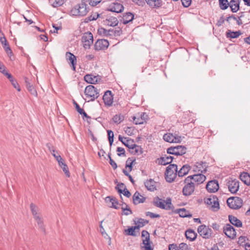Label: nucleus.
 Returning <instances> with one entry per match:
<instances>
[{"mask_svg":"<svg viewBox=\"0 0 250 250\" xmlns=\"http://www.w3.org/2000/svg\"><path fill=\"white\" fill-rule=\"evenodd\" d=\"M102 0H86L85 2H88L90 5L94 7L100 3Z\"/></svg>","mask_w":250,"mask_h":250,"instance_id":"53","label":"nucleus"},{"mask_svg":"<svg viewBox=\"0 0 250 250\" xmlns=\"http://www.w3.org/2000/svg\"><path fill=\"white\" fill-rule=\"evenodd\" d=\"M146 2L151 8H158L162 5V0H146Z\"/></svg>","mask_w":250,"mask_h":250,"instance_id":"29","label":"nucleus"},{"mask_svg":"<svg viewBox=\"0 0 250 250\" xmlns=\"http://www.w3.org/2000/svg\"><path fill=\"white\" fill-rule=\"evenodd\" d=\"M178 249L180 250H189L188 245L184 243L180 244Z\"/></svg>","mask_w":250,"mask_h":250,"instance_id":"60","label":"nucleus"},{"mask_svg":"<svg viewBox=\"0 0 250 250\" xmlns=\"http://www.w3.org/2000/svg\"><path fill=\"white\" fill-rule=\"evenodd\" d=\"M187 148L183 146H178L175 147H170L167 149V153L175 155H182L186 153Z\"/></svg>","mask_w":250,"mask_h":250,"instance_id":"9","label":"nucleus"},{"mask_svg":"<svg viewBox=\"0 0 250 250\" xmlns=\"http://www.w3.org/2000/svg\"><path fill=\"white\" fill-rule=\"evenodd\" d=\"M10 82L11 83V84L14 86V87L17 89L18 91H21V88L18 83L14 79H13L12 80H11Z\"/></svg>","mask_w":250,"mask_h":250,"instance_id":"56","label":"nucleus"},{"mask_svg":"<svg viewBox=\"0 0 250 250\" xmlns=\"http://www.w3.org/2000/svg\"><path fill=\"white\" fill-rule=\"evenodd\" d=\"M190 178H186L184 180L185 186L183 188L182 192L186 196L191 195L195 189V184L190 181Z\"/></svg>","mask_w":250,"mask_h":250,"instance_id":"5","label":"nucleus"},{"mask_svg":"<svg viewBox=\"0 0 250 250\" xmlns=\"http://www.w3.org/2000/svg\"><path fill=\"white\" fill-rule=\"evenodd\" d=\"M193 170L198 173H203L207 171L206 163L204 162L197 163L193 167Z\"/></svg>","mask_w":250,"mask_h":250,"instance_id":"20","label":"nucleus"},{"mask_svg":"<svg viewBox=\"0 0 250 250\" xmlns=\"http://www.w3.org/2000/svg\"><path fill=\"white\" fill-rule=\"evenodd\" d=\"M132 119L133 120L134 124H135L136 125L143 124L144 123V119L140 118L139 115L138 117L133 116Z\"/></svg>","mask_w":250,"mask_h":250,"instance_id":"51","label":"nucleus"},{"mask_svg":"<svg viewBox=\"0 0 250 250\" xmlns=\"http://www.w3.org/2000/svg\"><path fill=\"white\" fill-rule=\"evenodd\" d=\"M122 205V209L124 211L125 215H128L132 213V210L125 203H123Z\"/></svg>","mask_w":250,"mask_h":250,"instance_id":"45","label":"nucleus"},{"mask_svg":"<svg viewBox=\"0 0 250 250\" xmlns=\"http://www.w3.org/2000/svg\"><path fill=\"white\" fill-rule=\"evenodd\" d=\"M105 202L110 208L115 209L119 208V207L117 206V205H119V202L115 197L107 196L105 198Z\"/></svg>","mask_w":250,"mask_h":250,"instance_id":"19","label":"nucleus"},{"mask_svg":"<svg viewBox=\"0 0 250 250\" xmlns=\"http://www.w3.org/2000/svg\"><path fill=\"white\" fill-rule=\"evenodd\" d=\"M124 234L126 235H130L132 236H137L138 235L137 231H135L133 226L129 227L124 231Z\"/></svg>","mask_w":250,"mask_h":250,"instance_id":"40","label":"nucleus"},{"mask_svg":"<svg viewBox=\"0 0 250 250\" xmlns=\"http://www.w3.org/2000/svg\"><path fill=\"white\" fill-rule=\"evenodd\" d=\"M117 151L119 153H118L117 155L119 156H125V149L123 147H118L117 148Z\"/></svg>","mask_w":250,"mask_h":250,"instance_id":"57","label":"nucleus"},{"mask_svg":"<svg viewBox=\"0 0 250 250\" xmlns=\"http://www.w3.org/2000/svg\"><path fill=\"white\" fill-rule=\"evenodd\" d=\"M3 72H1L4 76H5L10 81L12 80L14 78L13 77L12 75L7 72V71L5 70V69L4 70V71H2Z\"/></svg>","mask_w":250,"mask_h":250,"instance_id":"63","label":"nucleus"},{"mask_svg":"<svg viewBox=\"0 0 250 250\" xmlns=\"http://www.w3.org/2000/svg\"><path fill=\"white\" fill-rule=\"evenodd\" d=\"M164 140L168 143H174V135L172 133H166L163 136Z\"/></svg>","mask_w":250,"mask_h":250,"instance_id":"42","label":"nucleus"},{"mask_svg":"<svg viewBox=\"0 0 250 250\" xmlns=\"http://www.w3.org/2000/svg\"><path fill=\"white\" fill-rule=\"evenodd\" d=\"M84 81L88 83L95 84L98 82L97 76L92 74H87L84 77Z\"/></svg>","mask_w":250,"mask_h":250,"instance_id":"35","label":"nucleus"},{"mask_svg":"<svg viewBox=\"0 0 250 250\" xmlns=\"http://www.w3.org/2000/svg\"><path fill=\"white\" fill-rule=\"evenodd\" d=\"M228 218L229 222L232 225L239 228L242 227V222L236 217L233 216L232 215H229Z\"/></svg>","mask_w":250,"mask_h":250,"instance_id":"28","label":"nucleus"},{"mask_svg":"<svg viewBox=\"0 0 250 250\" xmlns=\"http://www.w3.org/2000/svg\"><path fill=\"white\" fill-rule=\"evenodd\" d=\"M82 41L83 43V47L85 49H89L93 43V35L89 32L84 33L82 37Z\"/></svg>","mask_w":250,"mask_h":250,"instance_id":"10","label":"nucleus"},{"mask_svg":"<svg viewBox=\"0 0 250 250\" xmlns=\"http://www.w3.org/2000/svg\"><path fill=\"white\" fill-rule=\"evenodd\" d=\"M155 184L156 182L152 179L148 180L145 182V187L149 191H154L156 189Z\"/></svg>","mask_w":250,"mask_h":250,"instance_id":"30","label":"nucleus"},{"mask_svg":"<svg viewBox=\"0 0 250 250\" xmlns=\"http://www.w3.org/2000/svg\"><path fill=\"white\" fill-rule=\"evenodd\" d=\"M148 222H149L148 220H145V219H142V218H139V219H138V220L137 221V223L140 224V225L142 227H143L146 224H147L148 223Z\"/></svg>","mask_w":250,"mask_h":250,"instance_id":"55","label":"nucleus"},{"mask_svg":"<svg viewBox=\"0 0 250 250\" xmlns=\"http://www.w3.org/2000/svg\"><path fill=\"white\" fill-rule=\"evenodd\" d=\"M65 2V0H55L52 5L54 7H57L62 6Z\"/></svg>","mask_w":250,"mask_h":250,"instance_id":"52","label":"nucleus"},{"mask_svg":"<svg viewBox=\"0 0 250 250\" xmlns=\"http://www.w3.org/2000/svg\"><path fill=\"white\" fill-rule=\"evenodd\" d=\"M173 159L174 157L172 156L165 155L164 156L161 157L160 158H158L157 161L159 165L166 166L168 164H171Z\"/></svg>","mask_w":250,"mask_h":250,"instance_id":"21","label":"nucleus"},{"mask_svg":"<svg viewBox=\"0 0 250 250\" xmlns=\"http://www.w3.org/2000/svg\"><path fill=\"white\" fill-rule=\"evenodd\" d=\"M228 206L231 209H238L243 205V200L239 197H231L227 199Z\"/></svg>","mask_w":250,"mask_h":250,"instance_id":"6","label":"nucleus"},{"mask_svg":"<svg viewBox=\"0 0 250 250\" xmlns=\"http://www.w3.org/2000/svg\"><path fill=\"white\" fill-rule=\"evenodd\" d=\"M98 32L100 34H103L105 36L110 37L109 29L106 30L104 28H101L99 29Z\"/></svg>","mask_w":250,"mask_h":250,"instance_id":"50","label":"nucleus"},{"mask_svg":"<svg viewBox=\"0 0 250 250\" xmlns=\"http://www.w3.org/2000/svg\"><path fill=\"white\" fill-rule=\"evenodd\" d=\"M146 216H149L151 218H159L160 215L158 214H155L153 212L147 211L146 213Z\"/></svg>","mask_w":250,"mask_h":250,"instance_id":"58","label":"nucleus"},{"mask_svg":"<svg viewBox=\"0 0 250 250\" xmlns=\"http://www.w3.org/2000/svg\"><path fill=\"white\" fill-rule=\"evenodd\" d=\"M223 231L229 238L233 239L236 237V232L235 229L229 224H226L223 228Z\"/></svg>","mask_w":250,"mask_h":250,"instance_id":"12","label":"nucleus"},{"mask_svg":"<svg viewBox=\"0 0 250 250\" xmlns=\"http://www.w3.org/2000/svg\"><path fill=\"white\" fill-rule=\"evenodd\" d=\"M30 209L32 212V214L34 217L40 215L38 212V208L34 204L31 203L30 205Z\"/></svg>","mask_w":250,"mask_h":250,"instance_id":"46","label":"nucleus"},{"mask_svg":"<svg viewBox=\"0 0 250 250\" xmlns=\"http://www.w3.org/2000/svg\"><path fill=\"white\" fill-rule=\"evenodd\" d=\"M229 190L232 194L236 193L239 188V182L236 179H230L227 182Z\"/></svg>","mask_w":250,"mask_h":250,"instance_id":"13","label":"nucleus"},{"mask_svg":"<svg viewBox=\"0 0 250 250\" xmlns=\"http://www.w3.org/2000/svg\"><path fill=\"white\" fill-rule=\"evenodd\" d=\"M124 145L129 149L133 148V147H135V144H134V141L131 139H127Z\"/></svg>","mask_w":250,"mask_h":250,"instance_id":"47","label":"nucleus"},{"mask_svg":"<svg viewBox=\"0 0 250 250\" xmlns=\"http://www.w3.org/2000/svg\"><path fill=\"white\" fill-rule=\"evenodd\" d=\"M186 238L190 241H193L197 237V234L192 229H188L185 232Z\"/></svg>","mask_w":250,"mask_h":250,"instance_id":"27","label":"nucleus"},{"mask_svg":"<svg viewBox=\"0 0 250 250\" xmlns=\"http://www.w3.org/2000/svg\"><path fill=\"white\" fill-rule=\"evenodd\" d=\"M134 129L130 127H127L125 128V131L128 135H132L133 134Z\"/></svg>","mask_w":250,"mask_h":250,"instance_id":"61","label":"nucleus"},{"mask_svg":"<svg viewBox=\"0 0 250 250\" xmlns=\"http://www.w3.org/2000/svg\"><path fill=\"white\" fill-rule=\"evenodd\" d=\"M219 184L217 180H211L206 185V189L210 193H214L219 189Z\"/></svg>","mask_w":250,"mask_h":250,"instance_id":"16","label":"nucleus"},{"mask_svg":"<svg viewBox=\"0 0 250 250\" xmlns=\"http://www.w3.org/2000/svg\"><path fill=\"white\" fill-rule=\"evenodd\" d=\"M110 36H119L122 34V30L120 27H118L115 29H110Z\"/></svg>","mask_w":250,"mask_h":250,"instance_id":"41","label":"nucleus"},{"mask_svg":"<svg viewBox=\"0 0 250 250\" xmlns=\"http://www.w3.org/2000/svg\"><path fill=\"white\" fill-rule=\"evenodd\" d=\"M135 163V159H133L132 158H128L126 162L125 167L129 168V171H132L133 168V165Z\"/></svg>","mask_w":250,"mask_h":250,"instance_id":"43","label":"nucleus"},{"mask_svg":"<svg viewBox=\"0 0 250 250\" xmlns=\"http://www.w3.org/2000/svg\"><path fill=\"white\" fill-rule=\"evenodd\" d=\"M51 153L55 158L57 161L62 160V157L59 154H58V152L56 151L55 149H52V151L51 152Z\"/></svg>","mask_w":250,"mask_h":250,"instance_id":"59","label":"nucleus"},{"mask_svg":"<svg viewBox=\"0 0 250 250\" xmlns=\"http://www.w3.org/2000/svg\"><path fill=\"white\" fill-rule=\"evenodd\" d=\"M59 166L62 168L63 171L67 177H70V172L69 171L68 167L66 164L64 163V160L62 158L61 160L57 161Z\"/></svg>","mask_w":250,"mask_h":250,"instance_id":"31","label":"nucleus"},{"mask_svg":"<svg viewBox=\"0 0 250 250\" xmlns=\"http://www.w3.org/2000/svg\"><path fill=\"white\" fill-rule=\"evenodd\" d=\"M187 178H190V181L194 183L195 185H199L203 183L206 179V177L204 174L200 173L188 176Z\"/></svg>","mask_w":250,"mask_h":250,"instance_id":"14","label":"nucleus"},{"mask_svg":"<svg viewBox=\"0 0 250 250\" xmlns=\"http://www.w3.org/2000/svg\"><path fill=\"white\" fill-rule=\"evenodd\" d=\"M134 19V15L131 12L126 13L121 19H119L121 22L126 24L131 21Z\"/></svg>","mask_w":250,"mask_h":250,"instance_id":"23","label":"nucleus"},{"mask_svg":"<svg viewBox=\"0 0 250 250\" xmlns=\"http://www.w3.org/2000/svg\"><path fill=\"white\" fill-rule=\"evenodd\" d=\"M219 4L222 10H226L229 6V2L228 0H219Z\"/></svg>","mask_w":250,"mask_h":250,"instance_id":"44","label":"nucleus"},{"mask_svg":"<svg viewBox=\"0 0 250 250\" xmlns=\"http://www.w3.org/2000/svg\"><path fill=\"white\" fill-rule=\"evenodd\" d=\"M66 58L67 60L70 61V63L72 65V69L74 71L76 70L75 65L76 64V57L72 53L70 52L66 53Z\"/></svg>","mask_w":250,"mask_h":250,"instance_id":"26","label":"nucleus"},{"mask_svg":"<svg viewBox=\"0 0 250 250\" xmlns=\"http://www.w3.org/2000/svg\"><path fill=\"white\" fill-rule=\"evenodd\" d=\"M199 234L204 238H209L211 236L212 230L205 225L198 227L197 229Z\"/></svg>","mask_w":250,"mask_h":250,"instance_id":"11","label":"nucleus"},{"mask_svg":"<svg viewBox=\"0 0 250 250\" xmlns=\"http://www.w3.org/2000/svg\"><path fill=\"white\" fill-rule=\"evenodd\" d=\"M153 204L157 208L166 210H170L173 208V206L172 205L171 200L170 198H167L165 201L156 196L153 199Z\"/></svg>","mask_w":250,"mask_h":250,"instance_id":"2","label":"nucleus"},{"mask_svg":"<svg viewBox=\"0 0 250 250\" xmlns=\"http://www.w3.org/2000/svg\"><path fill=\"white\" fill-rule=\"evenodd\" d=\"M24 80L26 87L29 92L32 95L35 97L37 96V92L33 84L30 82L29 79L27 78H25Z\"/></svg>","mask_w":250,"mask_h":250,"instance_id":"24","label":"nucleus"},{"mask_svg":"<svg viewBox=\"0 0 250 250\" xmlns=\"http://www.w3.org/2000/svg\"><path fill=\"white\" fill-rule=\"evenodd\" d=\"M124 119V116L122 115H115L112 118L113 121L117 124H120Z\"/></svg>","mask_w":250,"mask_h":250,"instance_id":"48","label":"nucleus"},{"mask_svg":"<svg viewBox=\"0 0 250 250\" xmlns=\"http://www.w3.org/2000/svg\"><path fill=\"white\" fill-rule=\"evenodd\" d=\"M241 34L242 33L240 31H231L229 30L226 32V37L228 38L234 39L238 38Z\"/></svg>","mask_w":250,"mask_h":250,"instance_id":"37","label":"nucleus"},{"mask_svg":"<svg viewBox=\"0 0 250 250\" xmlns=\"http://www.w3.org/2000/svg\"><path fill=\"white\" fill-rule=\"evenodd\" d=\"M190 169V167L188 165H184L181 169L178 171V176L183 177L187 175Z\"/></svg>","mask_w":250,"mask_h":250,"instance_id":"33","label":"nucleus"},{"mask_svg":"<svg viewBox=\"0 0 250 250\" xmlns=\"http://www.w3.org/2000/svg\"><path fill=\"white\" fill-rule=\"evenodd\" d=\"M182 4L185 7H188L191 3V0H181Z\"/></svg>","mask_w":250,"mask_h":250,"instance_id":"62","label":"nucleus"},{"mask_svg":"<svg viewBox=\"0 0 250 250\" xmlns=\"http://www.w3.org/2000/svg\"><path fill=\"white\" fill-rule=\"evenodd\" d=\"M125 187V184L123 183H119L117 186L115 187V189L117 190L119 194H122L123 193V188Z\"/></svg>","mask_w":250,"mask_h":250,"instance_id":"49","label":"nucleus"},{"mask_svg":"<svg viewBox=\"0 0 250 250\" xmlns=\"http://www.w3.org/2000/svg\"><path fill=\"white\" fill-rule=\"evenodd\" d=\"M108 46L109 42L107 40L99 39L94 44V48L96 50H104L106 49Z\"/></svg>","mask_w":250,"mask_h":250,"instance_id":"15","label":"nucleus"},{"mask_svg":"<svg viewBox=\"0 0 250 250\" xmlns=\"http://www.w3.org/2000/svg\"><path fill=\"white\" fill-rule=\"evenodd\" d=\"M84 0H82V2L77 4L70 11L72 16L77 17H83L85 16L89 11V6L85 3Z\"/></svg>","mask_w":250,"mask_h":250,"instance_id":"1","label":"nucleus"},{"mask_svg":"<svg viewBox=\"0 0 250 250\" xmlns=\"http://www.w3.org/2000/svg\"><path fill=\"white\" fill-rule=\"evenodd\" d=\"M0 42L2 44L3 46L8 45V42L4 36L0 37Z\"/></svg>","mask_w":250,"mask_h":250,"instance_id":"64","label":"nucleus"},{"mask_svg":"<svg viewBox=\"0 0 250 250\" xmlns=\"http://www.w3.org/2000/svg\"><path fill=\"white\" fill-rule=\"evenodd\" d=\"M142 237H145V239L143 240L142 244L143 246H141L142 250H153V248L150 245V235L148 232L146 230L142 231Z\"/></svg>","mask_w":250,"mask_h":250,"instance_id":"7","label":"nucleus"},{"mask_svg":"<svg viewBox=\"0 0 250 250\" xmlns=\"http://www.w3.org/2000/svg\"><path fill=\"white\" fill-rule=\"evenodd\" d=\"M119 21L115 17H111L106 20V23L110 26H115L118 25Z\"/></svg>","mask_w":250,"mask_h":250,"instance_id":"39","label":"nucleus"},{"mask_svg":"<svg viewBox=\"0 0 250 250\" xmlns=\"http://www.w3.org/2000/svg\"><path fill=\"white\" fill-rule=\"evenodd\" d=\"M218 200L217 197L213 195L205 199V203L207 205L210 206L212 210L217 211L219 209V204Z\"/></svg>","mask_w":250,"mask_h":250,"instance_id":"8","label":"nucleus"},{"mask_svg":"<svg viewBox=\"0 0 250 250\" xmlns=\"http://www.w3.org/2000/svg\"><path fill=\"white\" fill-rule=\"evenodd\" d=\"M108 157L109 159V164L113 167V168L115 170L117 167V165L115 162V161L111 158L110 153H108Z\"/></svg>","mask_w":250,"mask_h":250,"instance_id":"54","label":"nucleus"},{"mask_svg":"<svg viewBox=\"0 0 250 250\" xmlns=\"http://www.w3.org/2000/svg\"><path fill=\"white\" fill-rule=\"evenodd\" d=\"M124 9L123 5L118 2L112 3L109 6L108 10L111 12L119 13H121Z\"/></svg>","mask_w":250,"mask_h":250,"instance_id":"17","label":"nucleus"},{"mask_svg":"<svg viewBox=\"0 0 250 250\" xmlns=\"http://www.w3.org/2000/svg\"><path fill=\"white\" fill-rule=\"evenodd\" d=\"M175 212L179 213L181 217H191L192 216V214L184 208L177 209Z\"/></svg>","mask_w":250,"mask_h":250,"instance_id":"36","label":"nucleus"},{"mask_svg":"<svg viewBox=\"0 0 250 250\" xmlns=\"http://www.w3.org/2000/svg\"><path fill=\"white\" fill-rule=\"evenodd\" d=\"M84 94L89 101H93L97 99L99 96V90L94 86L89 85L87 86L84 89Z\"/></svg>","mask_w":250,"mask_h":250,"instance_id":"4","label":"nucleus"},{"mask_svg":"<svg viewBox=\"0 0 250 250\" xmlns=\"http://www.w3.org/2000/svg\"><path fill=\"white\" fill-rule=\"evenodd\" d=\"M241 0H231L229 3V6L233 13L237 12L240 9V2Z\"/></svg>","mask_w":250,"mask_h":250,"instance_id":"25","label":"nucleus"},{"mask_svg":"<svg viewBox=\"0 0 250 250\" xmlns=\"http://www.w3.org/2000/svg\"><path fill=\"white\" fill-rule=\"evenodd\" d=\"M135 147H133V148L129 149L130 153L133 155H139L142 154V153L143 152V150L142 147L140 146H138L136 144H135Z\"/></svg>","mask_w":250,"mask_h":250,"instance_id":"38","label":"nucleus"},{"mask_svg":"<svg viewBox=\"0 0 250 250\" xmlns=\"http://www.w3.org/2000/svg\"><path fill=\"white\" fill-rule=\"evenodd\" d=\"M103 99L105 105L111 106L113 103V96L111 91L107 90L105 92Z\"/></svg>","mask_w":250,"mask_h":250,"instance_id":"18","label":"nucleus"},{"mask_svg":"<svg viewBox=\"0 0 250 250\" xmlns=\"http://www.w3.org/2000/svg\"><path fill=\"white\" fill-rule=\"evenodd\" d=\"M133 202L134 205L143 203L146 201V197L141 195L138 191H136L132 197Z\"/></svg>","mask_w":250,"mask_h":250,"instance_id":"22","label":"nucleus"},{"mask_svg":"<svg viewBox=\"0 0 250 250\" xmlns=\"http://www.w3.org/2000/svg\"><path fill=\"white\" fill-rule=\"evenodd\" d=\"M34 218L37 222L39 228L44 233H45V229L43 225V219L42 216L40 214L39 215L34 217Z\"/></svg>","mask_w":250,"mask_h":250,"instance_id":"32","label":"nucleus"},{"mask_svg":"<svg viewBox=\"0 0 250 250\" xmlns=\"http://www.w3.org/2000/svg\"><path fill=\"white\" fill-rule=\"evenodd\" d=\"M178 175V167L176 164H170L166 168L165 177L168 183L172 182Z\"/></svg>","mask_w":250,"mask_h":250,"instance_id":"3","label":"nucleus"},{"mask_svg":"<svg viewBox=\"0 0 250 250\" xmlns=\"http://www.w3.org/2000/svg\"><path fill=\"white\" fill-rule=\"evenodd\" d=\"M241 180L247 186L250 185V175L248 172H243L240 175Z\"/></svg>","mask_w":250,"mask_h":250,"instance_id":"34","label":"nucleus"}]
</instances>
